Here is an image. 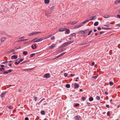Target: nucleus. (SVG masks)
Listing matches in <instances>:
<instances>
[{
    "label": "nucleus",
    "mask_w": 120,
    "mask_h": 120,
    "mask_svg": "<svg viewBox=\"0 0 120 120\" xmlns=\"http://www.w3.org/2000/svg\"><path fill=\"white\" fill-rule=\"evenodd\" d=\"M7 38L5 37H2L0 38V41L1 42H5L7 40Z\"/></svg>",
    "instance_id": "obj_1"
},
{
    "label": "nucleus",
    "mask_w": 120,
    "mask_h": 120,
    "mask_svg": "<svg viewBox=\"0 0 120 120\" xmlns=\"http://www.w3.org/2000/svg\"><path fill=\"white\" fill-rule=\"evenodd\" d=\"M78 34H85V33L83 31L80 30L79 31L78 33Z\"/></svg>",
    "instance_id": "obj_2"
},
{
    "label": "nucleus",
    "mask_w": 120,
    "mask_h": 120,
    "mask_svg": "<svg viewBox=\"0 0 120 120\" xmlns=\"http://www.w3.org/2000/svg\"><path fill=\"white\" fill-rule=\"evenodd\" d=\"M43 40V39L42 38H39L37 40V41H34V42H40L42 41Z\"/></svg>",
    "instance_id": "obj_3"
},
{
    "label": "nucleus",
    "mask_w": 120,
    "mask_h": 120,
    "mask_svg": "<svg viewBox=\"0 0 120 120\" xmlns=\"http://www.w3.org/2000/svg\"><path fill=\"white\" fill-rule=\"evenodd\" d=\"M66 30V29L65 28H61L59 29L58 30L59 31H62Z\"/></svg>",
    "instance_id": "obj_4"
},
{
    "label": "nucleus",
    "mask_w": 120,
    "mask_h": 120,
    "mask_svg": "<svg viewBox=\"0 0 120 120\" xmlns=\"http://www.w3.org/2000/svg\"><path fill=\"white\" fill-rule=\"evenodd\" d=\"M66 53V52H63V53H61V54H60V55H59V56H56V58H55V59H56V58H58V57H60V56H63V55L65 53Z\"/></svg>",
    "instance_id": "obj_5"
},
{
    "label": "nucleus",
    "mask_w": 120,
    "mask_h": 120,
    "mask_svg": "<svg viewBox=\"0 0 120 120\" xmlns=\"http://www.w3.org/2000/svg\"><path fill=\"white\" fill-rule=\"evenodd\" d=\"M18 57L16 55H14L12 56L11 57V58L12 59H17Z\"/></svg>",
    "instance_id": "obj_6"
},
{
    "label": "nucleus",
    "mask_w": 120,
    "mask_h": 120,
    "mask_svg": "<svg viewBox=\"0 0 120 120\" xmlns=\"http://www.w3.org/2000/svg\"><path fill=\"white\" fill-rule=\"evenodd\" d=\"M44 77H45L46 78H49L50 77L48 73L44 75Z\"/></svg>",
    "instance_id": "obj_7"
},
{
    "label": "nucleus",
    "mask_w": 120,
    "mask_h": 120,
    "mask_svg": "<svg viewBox=\"0 0 120 120\" xmlns=\"http://www.w3.org/2000/svg\"><path fill=\"white\" fill-rule=\"evenodd\" d=\"M67 45V42H65L61 45L60 46V47H65Z\"/></svg>",
    "instance_id": "obj_8"
},
{
    "label": "nucleus",
    "mask_w": 120,
    "mask_h": 120,
    "mask_svg": "<svg viewBox=\"0 0 120 120\" xmlns=\"http://www.w3.org/2000/svg\"><path fill=\"white\" fill-rule=\"evenodd\" d=\"M103 17L104 18H109L110 17V15H104Z\"/></svg>",
    "instance_id": "obj_9"
},
{
    "label": "nucleus",
    "mask_w": 120,
    "mask_h": 120,
    "mask_svg": "<svg viewBox=\"0 0 120 120\" xmlns=\"http://www.w3.org/2000/svg\"><path fill=\"white\" fill-rule=\"evenodd\" d=\"M74 86L75 88H79V85L77 83H75L74 84Z\"/></svg>",
    "instance_id": "obj_10"
},
{
    "label": "nucleus",
    "mask_w": 120,
    "mask_h": 120,
    "mask_svg": "<svg viewBox=\"0 0 120 120\" xmlns=\"http://www.w3.org/2000/svg\"><path fill=\"white\" fill-rule=\"evenodd\" d=\"M82 26V24H81L80 25L76 26H75L74 27V29H76L79 28V27Z\"/></svg>",
    "instance_id": "obj_11"
},
{
    "label": "nucleus",
    "mask_w": 120,
    "mask_h": 120,
    "mask_svg": "<svg viewBox=\"0 0 120 120\" xmlns=\"http://www.w3.org/2000/svg\"><path fill=\"white\" fill-rule=\"evenodd\" d=\"M6 93V92H5L2 93L0 95L1 97V98L3 97L5 95Z\"/></svg>",
    "instance_id": "obj_12"
},
{
    "label": "nucleus",
    "mask_w": 120,
    "mask_h": 120,
    "mask_svg": "<svg viewBox=\"0 0 120 120\" xmlns=\"http://www.w3.org/2000/svg\"><path fill=\"white\" fill-rule=\"evenodd\" d=\"M55 45L54 44H52V45L49 46V48L51 49H52L55 47Z\"/></svg>",
    "instance_id": "obj_13"
},
{
    "label": "nucleus",
    "mask_w": 120,
    "mask_h": 120,
    "mask_svg": "<svg viewBox=\"0 0 120 120\" xmlns=\"http://www.w3.org/2000/svg\"><path fill=\"white\" fill-rule=\"evenodd\" d=\"M74 42V41H68V42H66L67 44V45H69L71 44V43H73Z\"/></svg>",
    "instance_id": "obj_14"
},
{
    "label": "nucleus",
    "mask_w": 120,
    "mask_h": 120,
    "mask_svg": "<svg viewBox=\"0 0 120 120\" xmlns=\"http://www.w3.org/2000/svg\"><path fill=\"white\" fill-rule=\"evenodd\" d=\"M120 3V0H117L114 2V3L116 4H117Z\"/></svg>",
    "instance_id": "obj_15"
},
{
    "label": "nucleus",
    "mask_w": 120,
    "mask_h": 120,
    "mask_svg": "<svg viewBox=\"0 0 120 120\" xmlns=\"http://www.w3.org/2000/svg\"><path fill=\"white\" fill-rule=\"evenodd\" d=\"M33 35L36 34L38 33H41L40 32H32Z\"/></svg>",
    "instance_id": "obj_16"
},
{
    "label": "nucleus",
    "mask_w": 120,
    "mask_h": 120,
    "mask_svg": "<svg viewBox=\"0 0 120 120\" xmlns=\"http://www.w3.org/2000/svg\"><path fill=\"white\" fill-rule=\"evenodd\" d=\"M96 15L92 16V18L90 19V20H93L95 19H96Z\"/></svg>",
    "instance_id": "obj_17"
},
{
    "label": "nucleus",
    "mask_w": 120,
    "mask_h": 120,
    "mask_svg": "<svg viewBox=\"0 0 120 120\" xmlns=\"http://www.w3.org/2000/svg\"><path fill=\"white\" fill-rule=\"evenodd\" d=\"M66 32L65 33V34H69L70 32V31L68 29H66Z\"/></svg>",
    "instance_id": "obj_18"
},
{
    "label": "nucleus",
    "mask_w": 120,
    "mask_h": 120,
    "mask_svg": "<svg viewBox=\"0 0 120 120\" xmlns=\"http://www.w3.org/2000/svg\"><path fill=\"white\" fill-rule=\"evenodd\" d=\"M50 2L49 0H44V2L45 4H48Z\"/></svg>",
    "instance_id": "obj_19"
},
{
    "label": "nucleus",
    "mask_w": 120,
    "mask_h": 120,
    "mask_svg": "<svg viewBox=\"0 0 120 120\" xmlns=\"http://www.w3.org/2000/svg\"><path fill=\"white\" fill-rule=\"evenodd\" d=\"M98 22H96L94 24V25L95 26H98Z\"/></svg>",
    "instance_id": "obj_20"
},
{
    "label": "nucleus",
    "mask_w": 120,
    "mask_h": 120,
    "mask_svg": "<svg viewBox=\"0 0 120 120\" xmlns=\"http://www.w3.org/2000/svg\"><path fill=\"white\" fill-rule=\"evenodd\" d=\"M65 86L66 88H69L70 87V85L69 84H67Z\"/></svg>",
    "instance_id": "obj_21"
},
{
    "label": "nucleus",
    "mask_w": 120,
    "mask_h": 120,
    "mask_svg": "<svg viewBox=\"0 0 120 120\" xmlns=\"http://www.w3.org/2000/svg\"><path fill=\"white\" fill-rule=\"evenodd\" d=\"M74 119L75 120H79V118L78 116H77L75 117Z\"/></svg>",
    "instance_id": "obj_22"
},
{
    "label": "nucleus",
    "mask_w": 120,
    "mask_h": 120,
    "mask_svg": "<svg viewBox=\"0 0 120 120\" xmlns=\"http://www.w3.org/2000/svg\"><path fill=\"white\" fill-rule=\"evenodd\" d=\"M28 53L27 52L24 51L23 52V53L25 55H26Z\"/></svg>",
    "instance_id": "obj_23"
},
{
    "label": "nucleus",
    "mask_w": 120,
    "mask_h": 120,
    "mask_svg": "<svg viewBox=\"0 0 120 120\" xmlns=\"http://www.w3.org/2000/svg\"><path fill=\"white\" fill-rule=\"evenodd\" d=\"M93 100V98L92 97H91L89 98V100L90 101H92Z\"/></svg>",
    "instance_id": "obj_24"
},
{
    "label": "nucleus",
    "mask_w": 120,
    "mask_h": 120,
    "mask_svg": "<svg viewBox=\"0 0 120 120\" xmlns=\"http://www.w3.org/2000/svg\"><path fill=\"white\" fill-rule=\"evenodd\" d=\"M68 24H71V25H74V22H69L68 23Z\"/></svg>",
    "instance_id": "obj_25"
},
{
    "label": "nucleus",
    "mask_w": 120,
    "mask_h": 120,
    "mask_svg": "<svg viewBox=\"0 0 120 120\" xmlns=\"http://www.w3.org/2000/svg\"><path fill=\"white\" fill-rule=\"evenodd\" d=\"M109 84L110 86H112L113 84V82H109Z\"/></svg>",
    "instance_id": "obj_26"
},
{
    "label": "nucleus",
    "mask_w": 120,
    "mask_h": 120,
    "mask_svg": "<svg viewBox=\"0 0 120 120\" xmlns=\"http://www.w3.org/2000/svg\"><path fill=\"white\" fill-rule=\"evenodd\" d=\"M29 61V60H25V61H24L23 62H22V64H24V63H26L28 62Z\"/></svg>",
    "instance_id": "obj_27"
},
{
    "label": "nucleus",
    "mask_w": 120,
    "mask_h": 120,
    "mask_svg": "<svg viewBox=\"0 0 120 120\" xmlns=\"http://www.w3.org/2000/svg\"><path fill=\"white\" fill-rule=\"evenodd\" d=\"M8 108L9 109H11L13 108V107L11 106H10L8 107Z\"/></svg>",
    "instance_id": "obj_28"
},
{
    "label": "nucleus",
    "mask_w": 120,
    "mask_h": 120,
    "mask_svg": "<svg viewBox=\"0 0 120 120\" xmlns=\"http://www.w3.org/2000/svg\"><path fill=\"white\" fill-rule=\"evenodd\" d=\"M41 113L42 114L44 115L45 114V112L44 111H42L41 112Z\"/></svg>",
    "instance_id": "obj_29"
},
{
    "label": "nucleus",
    "mask_w": 120,
    "mask_h": 120,
    "mask_svg": "<svg viewBox=\"0 0 120 120\" xmlns=\"http://www.w3.org/2000/svg\"><path fill=\"white\" fill-rule=\"evenodd\" d=\"M5 68H0V71H4L5 70Z\"/></svg>",
    "instance_id": "obj_30"
},
{
    "label": "nucleus",
    "mask_w": 120,
    "mask_h": 120,
    "mask_svg": "<svg viewBox=\"0 0 120 120\" xmlns=\"http://www.w3.org/2000/svg\"><path fill=\"white\" fill-rule=\"evenodd\" d=\"M55 8V7L54 6H52V7L50 8V10L51 11H52L53 10H54V9Z\"/></svg>",
    "instance_id": "obj_31"
},
{
    "label": "nucleus",
    "mask_w": 120,
    "mask_h": 120,
    "mask_svg": "<svg viewBox=\"0 0 120 120\" xmlns=\"http://www.w3.org/2000/svg\"><path fill=\"white\" fill-rule=\"evenodd\" d=\"M89 30V29H86L85 30H84V31H84V32L85 33V34Z\"/></svg>",
    "instance_id": "obj_32"
},
{
    "label": "nucleus",
    "mask_w": 120,
    "mask_h": 120,
    "mask_svg": "<svg viewBox=\"0 0 120 120\" xmlns=\"http://www.w3.org/2000/svg\"><path fill=\"white\" fill-rule=\"evenodd\" d=\"M96 99L98 100H99L100 99V98L98 96H97L96 97Z\"/></svg>",
    "instance_id": "obj_33"
},
{
    "label": "nucleus",
    "mask_w": 120,
    "mask_h": 120,
    "mask_svg": "<svg viewBox=\"0 0 120 120\" xmlns=\"http://www.w3.org/2000/svg\"><path fill=\"white\" fill-rule=\"evenodd\" d=\"M92 32V30H91L89 32L88 34L87 35L88 36L90 35V34Z\"/></svg>",
    "instance_id": "obj_34"
},
{
    "label": "nucleus",
    "mask_w": 120,
    "mask_h": 120,
    "mask_svg": "<svg viewBox=\"0 0 120 120\" xmlns=\"http://www.w3.org/2000/svg\"><path fill=\"white\" fill-rule=\"evenodd\" d=\"M36 39V38H35L32 41H28L27 42V43H29V42H32L33 41H34Z\"/></svg>",
    "instance_id": "obj_35"
},
{
    "label": "nucleus",
    "mask_w": 120,
    "mask_h": 120,
    "mask_svg": "<svg viewBox=\"0 0 120 120\" xmlns=\"http://www.w3.org/2000/svg\"><path fill=\"white\" fill-rule=\"evenodd\" d=\"M19 63V61L18 62H15V63L14 64L15 65H17Z\"/></svg>",
    "instance_id": "obj_36"
},
{
    "label": "nucleus",
    "mask_w": 120,
    "mask_h": 120,
    "mask_svg": "<svg viewBox=\"0 0 120 120\" xmlns=\"http://www.w3.org/2000/svg\"><path fill=\"white\" fill-rule=\"evenodd\" d=\"M35 55V54L34 53H32L30 55V56L31 57H32L34 56Z\"/></svg>",
    "instance_id": "obj_37"
},
{
    "label": "nucleus",
    "mask_w": 120,
    "mask_h": 120,
    "mask_svg": "<svg viewBox=\"0 0 120 120\" xmlns=\"http://www.w3.org/2000/svg\"><path fill=\"white\" fill-rule=\"evenodd\" d=\"M68 74L66 73H65L64 74V76L65 77H66L68 76Z\"/></svg>",
    "instance_id": "obj_38"
},
{
    "label": "nucleus",
    "mask_w": 120,
    "mask_h": 120,
    "mask_svg": "<svg viewBox=\"0 0 120 120\" xmlns=\"http://www.w3.org/2000/svg\"><path fill=\"white\" fill-rule=\"evenodd\" d=\"M72 35V36L73 37L76 35V34L75 33H73L70 35Z\"/></svg>",
    "instance_id": "obj_39"
},
{
    "label": "nucleus",
    "mask_w": 120,
    "mask_h": 120,
    "mask_svg": "<svg viewBox=\"0 0 120 120\" xmlns=\"http://www.w3.org/2000/svg\"><path fill=\"white\" fill-rule=\"evenodd\" d=\"M55 37L54 36H53L52 37H51L50 38L51 39V40H53L55 39Z\"/></svg>",
    "instance_id": "obj_40"
},
{
    "label": "nucleus",
    "mask_w": 120,
    "mask_h": 120,
    "mask_svg": "<svg viewBox=\"0 0 120 120\" xmlns=\"http://www.w3.org/2000/svg\"><path fill=\"white\" fill-rule=\"evenodd\" d=\"M53 35V34H51V35H48V37H47V38H46L45 39H47V38L51 37V36H52Z\"/></svg>",
    "instance_id": "obj_41"
},
{
    "label": "nucleus",
    "mask_w": 120,
    "mask_h": 120,
    "mask_svg": "<svg viewBox=\"0 0 120 120\" xmlns=\"http://www.w3.org/2000/svg\"><path fill=\"white\" fill-rule=\"evenodd\" d=\"M34 100L35 101H36L37 100V98L36 97H34Z\"/></svg>",
    "instance_id": "obj_42"
},
{
    "label": "nucleus",
    "mask_w": 120,
    "mask_h": 120,
    "mask_svg": "<svg viewBox=\"0 0 120 120\" xmlns=\"http://www.w3.org/2000/svg\"><path fill=\"white\" fill-rule=\"evenodd\" d=\"M45 100V98H44L43 99H42L40 101V102H39V103H41V102H42L43 101V100Z\"/></svg>",
    "instance_id": "obj_43"
},
{
    "label": "nucleus",
    "mask_w": 120,
    "mask_h": 120,
    "mask_svg": "<svg viewBox=\"0 0 120 120\" xmlns=\"http://www.w3.org/2000/svg\"><path fill=\"white\" fill-rule=\"evenodd\" d=\"M22 40V41H24L28 40V39H25Z\"/></svg>",
    "instance_id": "obj_44"
},
{
    "label": "nucleus",
    "mask_w": 120,
    "mask_h": 120,
    "mask_svg": "<svg viewBox=\"0 0 120 120\" xmlns=\"http://www.w3.org/2000/svg\"><path fill=\"white\" fill-rule=\"evenodd\" d=\"M98 75H97L96 76H93V77L94 78V79H95L98 77Z\"/></svg>",
    "instance_id": "obj_45"
},
{
    "label": "nucleus",
    "mask_w": 120,
    "mask_h": 120,
    "mask_svg": "<svg viewBox=\"0 0 120 120\" xmlns=\"http://www.w3.org/2000/svg\"><path fill=\"white\" fill-rule=\"evenodd\" d=\"M88 43H87V42H86L85 43H83L82 44H81V45H83L85 44H86Z\"/></svg>",
    "instance_id": "obj_46"
},
{
    "label": "nucleus",
    "mask_w": 120,
    "mask_h": 120,
    "mask_svg": "<svg viewBox=\"0 0 120 120\" xmlns=\"http://www.w3.org/2000/svg\"><path fill=\"white\" fill-rule=\"evenodd\" d=\"M117 18L120 19V15H117Z\"/></svg>",
    "instance_id": "obj_47"
},
{
    "label": "nucleus",
    "mask_w": 120,
    "mask_h": 120,
    "mask_svg": "<svg viewBox=\"0 0 120 120\" xmlns=\"http://www.w3.org/2000/svg\"><path fill=\"white\" fill-rule=\"evenodd\" d=\"M82 100L83 101H84L85 100V98L84 97H82Z\"/></svg>",
    "instance_id": "obj_48"
},
{
    "label": "nucleus",
    "mask_w": 120,
    "mask_h": 120,
    "mask_svg": "<svg viewBox=\"0 0 120 120\" xmlns=\"http://www.w3.org/2000/svg\"><path fill=\"white\" fill-rule=\"evenodd\" d=\"M4 74H7L8 73V71H5L3 72Z\"/></svg>",
    "instance_id": "obj_49"
},
{
    "label": "nucleus",
    "mask_w": 120,
    "mask_h": 120,
    "mask_svg": "<svg viewBox=\"0 0 120 120\" xmlns=\"http://www.w3.org/2000/svg\"><path fill=\"white\" fill-rule=\"evenodd\" d=\"M79 105V104L78 103L76 104H75V106H78Z\"/></svg>",
    "instance_id": "obj_50"
},
{
    "label": "nucleus",
    "mask_w": 120,
    "mask_h": 120,
    "mask_svg": "<svg viewBox=\"0 0 120 120\" xmlns=\"http://www.w3.org/2000/svg\"><path fill=\"white\" fill-rule=\"evenodd\" d=\"M104 26H106V27H109V26H110L109 25V24L105 25H104Z\"/></svg>",
    "instance_id": "obj_51"
},
{
    "label": "nucleus",
    "mask_w": 120,
    "mask_h": 120,
    "mask_svg": "<svg viewBox=\"0 0 120 120\" xmlns=\"http://www.w3.org/2000/svg\"><path fill=\"white\" fill-rule=\"evenodd\" d=\"M116 26H118L120 27V23L116 24Z\"/></svg>",
    "instance_id": "obj_52"
},
{
    "label": "nucleus",
    "mask_w": 120,
    "mask_h": 120,
    "mask_svg": "<svg viewBox=\"0 0 120 120\" xmlns=\"http://www.w3.org/2000/svg\"><path fill=\"white\" fill-rule=\"evenodd\" d=\"M23 60V59H21V60H20L19 62V63H20V62H22V61Z\"/></svg>",
    "instance_id": "obj_53"
},
{
    "label": "nucleus",
    "mask_w": 120,
    "mask_h": 120,
    "mask_svg": "<svg viewBox=\"0 0 120 120\" xmlns=\"http://www.w3.org/2000/svg\"><path fill=\"white\" fill-rule=\"evenodd\" d=\"M23 60V59H21V60H20L19 62V63H20V62H22V61Z\"/></svg>",
    "instance_id": "obj_54"
},
{
    "label": "nucleus",
    "mask_w": 120,
    "mask_h": 120,
    "mask_svg": "<svg viewBox=\"0 0 120 120\" xmlns=\"http://www.w3.org/2000/svg\"><path fill=\"white\" fill-rule=\"evenodd\" d=\"M23 60V59H21V60H20L19 62V63H20V62H22V61Z\"/></svg>",
    "instance_id": "obj_55"
},
{
    "label": "nucleus",
    "mask_w": 120,
    "mask_h": 120,
    "mask_svg": "<svg viewBox=\"0 0 120 120\" xmlns=\"http://www.w3.org/2000/svg\"><path fill=\"white\" fill-rule=\"evenodd\" d=\"M33 35V33L32 32L30 33L29 34V36H32Z\"/></svg>",
    "instance_id": "obj_56"
},
{
    "label": "nucleus",
    "mask_w": 120,
    "mask_h": 120,
    "mask_svg": "<svg viewBox=\"0 0 120 120\" xmlns=\"http://www.w3.org/2000/svg\"><path fill=\"white\" fill-rule=\"evenodd\" d=\"M109 113H110V112H107V115H108V116H109V115H110Z\"/></svg>",
    "instance_id": "obj_57"
},
{
    "label": "nucleus",
    "mask_w": 120,
    "mask_h": 120,
    "mask_svg": "<svg viewBox=\"0 0 120 120\" xmlns=\"http://www.w3.org/2000/svg\"><path fill=\"white\" fill-rule=\"evenodd\" d=\"M15 49H12V50H10V51H11L10 52H13L14 51H15Z\"/></svg>",
    "instance_id": "obj_58"
},
{
    "label": "nucleus",
    "mask_w": 120,
    "mask_h": 120,
    "mask_svg": "<svg viewBox=\"0 0 120 120\" xmlns=\"http://www.w3.org/2000/svg\"><path fill=\"white\" fill-rule=\"evenodd\" d=\"M12 71V70L11 69L9 70L8 71V73L9 72H11Z\"/></svg>",
    "instance_id": "obj_59"
},
{
    "label": "nucleus",
    "mask_w": 120,
    "mask_h": 120,
    "mask_svg": "<svg viewBox=\"0 0 120 120\" xmlns=\"http://www.w3.org/2000/svg\"><path fill=\"white\" fill-rule=\"evenodd\" d=\"M25 120H29V119L27 117H26L25 119Z\"/></svg>",
    "instance_id": "obj_60"
},
{
    "label": "nucleus",
    "mask_w": 120,
    "mask_h": 120,
    "mask_svg": "<svg viewBox=\"0 0 120 120\" xmlns=\"http://www.w3.org/2000/svg\"><path fill=\"white\" fill-rule=\"evenodd\" d=\"M10 51H11L10 50V51H8L7 52V53L8 54L10 53L11 52H10Z\"/></svg>",
    "instance_id": "obj_61"
},
{
    "label": "nucleus",
    "mask_w": 120,
    "mask_h": 120,
    "mask_svg": "<svg viewBox=\"0 0 120 120\" xmlns=\"http://www.w3.org/2000/svg\"><path fill=\"white\" fill-rule=\"evenodd\" d=\"M98 30H101V28L100 27H98Z\"/></svg>",
    "instance_id": "obj_62"
},
{
    "label": "nucleus",
    "mask_w": 120,
    "mask_h": 120,
    "mask_svg": "<svg viewBox=\"0 0 120 120\" xmlns=\"http://www.w3.org/2000/svg\"><path fill=\"white\" fill-rule=\"evenodd\" d=\"M77 22H78L77 21H74V24L76 23Z\"/></svg>",
    "instance_id": "obj_63"
},
{
    "label": "nucleus",
    "mask_w": 120,
    "mask_h": 120,
    "mask_svg": "<svg viewBox=\"0 0 120 120\" xmlns=\"http://www.w3.org/2000/svg\"><path fill=\"white\" fill-rule=\"evenodd\" d=\"M31 48L33 49H35V48L34 47L33 45L31 46Z\"/></svg>",
    "instance_id": "obj_64"
}]
</instances>
